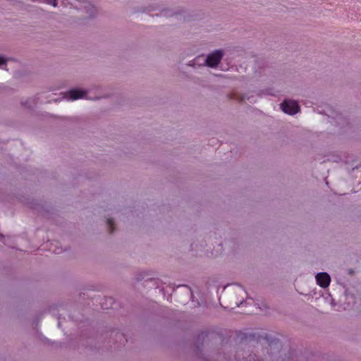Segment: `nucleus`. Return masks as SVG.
Segmentation results:
<instances>
[{
    "label": "nucleus",
    "instance_id": "f257e3e1",
    "mask_svg": "<svg viewBox=\"0 0 361 361\" xmlns=\"http://www.w3.org/2000/svg\"><path fill=\"white\" fill-rule=\"evenodd\" d=\"M283 111L290 115H293L298 112L300 107L295 101H285L281 104Z\"/></svg>",
    "mask_w": 361,
    "mask_h": 361
},
{
    "label": "nucleus",
    "instance_id": "f03ea898",
    "mask_svg": "<svg viewBox=\"0 0 361 361\" xmlns=\"http://www.w3.org/2000/svg\"><path fill=\"white\" fill-rule=\"evenodd\" d=\"M221 57L222 54L219 51L211 54L210 55L208 56L207 59V66L212 67L217 65L219 61L221 60Z\"/></svg>",
    "mask_w": 361,
    "mask_h": 361
},
{
    "label": "nucleus",
    "instance_id": "7ed1b4c3",
    "mask_svg": "<svg viewBox=\"0 0 361 361\" xmlns=\"http://www.w3.org/2000/svg\"><path fill=\"white\" fill-rule=\"evenodd\" d=\"M317 283L323 288L329 286L331 279L326 273H319L316 276Z\"/></svg>",
    "mask_w": 361,
    "mask_h": 361
},
{
    "label": "nucleus",
    "instance_id": "20e7f679",
    "mask_svg": "<svg viewBox=\"0 0 361 361\" xmlns=\"http://www.w3.org/2000/svg\"><path fill=\"white\" fill-rule=\"evenodd\" d=\"M68 94L71 99H78L80 98H82L85 95V92L83 91L78 90H73L70 91Z\"/></svg>",
    "mask_w": 361,
    "mask_h": 361
},
{
    "label": "nucleus",
    "instance_id": "39448f33",
    "mask_svg": "<svg viewBox=\"0 0 361 361\" xmlns=\"http://www.w3.org/2000/svg\"><path fill=\"white\" fill-rule=\"evenodd\" d=\"M5 63V60L0 56V64H2V63Z\"/></svg>",
    "mask_w": 361,
    "mask_h": 361
}]
</instances>
